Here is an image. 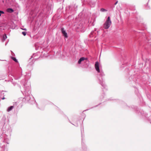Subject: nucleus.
<instances>
[{
    "instance_id": "412c9836",
    "label": "nucleus",
    "mask_w": 151,
    "mask_h": 151,
    "mask_svg": "<svg viewBox=\"0 0 151 151\" xmlns=\"http://www.w3.org/2000/svg\"><path fill=\"white\" fill-rule=\"evenodd\" d=\"M31 76V73H28L26 75H25V78L26 79H29Z\"/></svg>"
},
{
    "instance_id": "423d86ee",
    "label": "nucleus",
    "mask_w": 151,
    "mask_h": 151,
    "mask_svg": "<svg viewBox=\"0 0 151 151\" xmlns=\"http://www.w3.org/2000/svg\"><path fill=\"white\" fill-rule=\"evenodd\" d=\"M131 108L134 109L135 111H136V113L139 116H141L142 117H145L146 118L148 117V114H147L144 112L143 110L140 109H139L137 106H131Z\"/></svg>"
},
{
    "instance_id": "bb28decb",
    "label": "nucleus",
    "mask_w": 151,
    "mask_h": 151,
    "mask_svg": "<svg viewBox=\"0 0 151 151\" xmlns=\"http://www.w3.org/2000/svg\"><path fill=\"white\" fill-rule=\"evenodd\" d=\"M22 33L24 36H25L27 34V32L25 31H23Z\"/></svg>"
},
{
    "instance_id": "5701e85b",
    "label": "nucleus",
    "mask_w": 151,
    "mask_h": 151,
    "mask_svg": "<svg viewBox=\"0 0 151 151\" xmlns=\"http://www.w3.org/2000/svg\"><path fill=\"white\" fill-rule=\"evenodd\" d=\"M104 95H105V94H104V93H102V95L100 97V100L101 101H102V99L104 98Z\"/></svg>"
},
{
    "instance_id": "473e14b6",
    "label": "nucleus",
    "mask_w": 151,
    "mask_h": 151,
    "mask_svg": "<svg viewBox=\"0 0 151 151\" xmlns=\"http://www.w3.org/2000/svg\"><path fill=\"white\" fill-rule=\"evenodd\" d=\"M4 13L3 11H0V16H1L2 14H4Z\"/></svg>"
},
{
    "instance_id": "f3484780",
    "label": "nucleus",
    "mask_w": 151,
    "mask_h": 151,
    "mask_svg": "<svg viewBox=\"0 0 151 151\" xmlns=\"http://www.w3.org/2000/svg\"><path fill=\"white\" fill-rule=\"evenodd\" d=\"M84 60H86V62L88 61L87 58H85L84 57H81L78 60V63L79 64H80L82 62L84 61Z\"/></svg>"
},
{
    "instance_id": "0eeeda50",
    "label": "nucleus",
    "mask_w": 151,
    "mask_h": 151,
    "mask_svg": "<svg viewBox=\"0 0 151 151\" xmlns=\"http://www.w3.org/2000/svg\"><path fill=\"white\" fill-rule=\"evenodd\" d=\"M136 22L135 25L137 29L139 30H143L146 28V24L144 23H140L141 20L138 19V17H136Z\"/></svg>"
},
{
    "instance_id": "e433bc0d",
    "label": "nucleus",
    "mask_w": 151,
    "mask_h": 151,
    "mask_svg": "<svg viewBox=\"0 0 151 151\" xmlns=\"http://www.w3.org/2000/svg\"><path fill=\"white\" fill-rule=\"evenodd\" d=\"M7 11L8 12H9V8H8L7 9Z\"/></svg>"
},
{
    "instance_id": "f257e3e1",
    "label": "nucleus",
    "mask_w": 151,
    "mask_h": 151,
    "mask_svg": "<svg viewBox=\"0 0 151 151\" xmlns=\"http://www.w3.org/2000/svg\"><path fill=\"white\" fill-rule=\"evenodd\" d=\"M132 35L134 40L137 41L140 46L147 51H151V42L146 43L148 40L145 33L134 30L132 32Z\"/></svg>"
},
{
    "instance_id": "393cba45",
    "label": "nucleus",
    "mask_w": 151,
    "mask_h": 151,
    "mask_svg": "<svg viewBox=\"0 0 151 151\" xmlns=\"http://www.w3.org/2000/svg\"><path fill=\"white\" fill-rule=\"evenodd\" d=\"M7 37L6 35L5 34L3 35V41H4L6 39Z\"/></svg>"
},
{
    "instance_id": "a211bd4d",
    "label": "nucleus",
    "mask_w": 151,
    "mask_h": 151,
    "mask_svg": "<svg viewBox=\"0 0 151 151\" xmlns=\"http://www.w3.org/2000/svg\"><path fill=\"white\" fill-rule=\"evenodd\" d=\"M10 82H11L12 84L14 86H17L18 87H20V86L18 84H17L14 81L13 79L12 78H10Z\"/></svg>"
},
{
    "instance_id": "6e6552de",
    "label": "nucleus",
    "mask_w": 151,
    "mask_h": 151,
    "mask_svg": "<svg viewBox=\"0 0 151 151\" xmlns=\"http://www.w3.org/2000/svg\"><path fill=\"white\" fill-rule=\"evenodd\" d=\"M111 23L110 18L109 16L108 17L104 24V27L105 29H108L110 27Z\"/></svg>"
},
{
    "instance_id": "f704fd0d",
    "label": "nucleus",
    "mask_w": 151,
    "mask_h": 151,
    "mask_svg": "<svg viewBox=\"0 0 151 151\" xmlns=\"http://www.w3.org/2000/svg\"><path fill=\"white\" fill-rule=\"evenodd\" d=\"M95 5V3L94 2H93L92 4V6H91L93 7Z\"/></svg>"
},
{
    "instance_id": "c756f323",
    "label": "nucleus",
    "mask_w": 151,
    "mask_h": 151,
    "mask_svg": "<svg viewBox=\"0 0 151 151\" xmlns=\"http://www.w3.org/2000/svg\"><path fill=\"white\" fill-rule=\"evenodd\" d=\"M14 11V10L12 8H10V13L13 12Z\"/></svg>"
},
{
    "instance_id": "cd10ccee",
    "label": "nucleus",
    "mask_w": 151,
    "mask_h": 151,
    "mask_svg": "<svg viewBox=\"0 0 151 151\" xmlns=\"http://www.w3.org/2000/svg\"><path fill=\"white\" fill-rule=\"evenodd\" d=\"M10 51L11 52V56H15V54L11 50H10Z\"/></svg>"
},
{
    "instance_id": "9b49d317",
    "label": "nucleus",
    "mask_w": 151,
    "mask_h": 151,
    "mask_svg": "<svg viewBox=\"0 0 151 151\" xmlns=\"http://www.w3.org/2000/svg\"><path fill=\"white\" fill-rule=\"evenodd\" d=\"M20 102L19 101H17L13 102L12 105L10 106V111L12 110L14 108L16 109L15 111H14L16 112L18 111V106H17V104Z\"/></svg>"
},
{
    "instance_id": "c9c22d12",
    "label": "nucleus",
    "mask_w": 151,
    "mask_h": 151,
    "mask_svg": "<svg viewBox=\"0 0 151 151\" xmlns=\"http://www.w3.org/2000/svg\"><path fill=\"white\" fill-rule=\"evenodd\" d=\"M82 115L83 116H85L84 117H86V115L85 114L83 113H82Z\"/></svg>"
},
{
    "instance_id": "58836bf2",
    "label": "nucleus",
    "mask_w": 151,
    "mask_h": 151,
    "mask_svg": "<svg viewBox=\"0 0 151 151\" xmlns=\"http://www.w3.org/2000/svg\"><path fill=\"white\" fill-rule=\"evenodd\" d=\"M88 110V109H86V110H84V111H83V112H84V111H87V110Z\"/></svg>"
},
{
    "instance_id": "ea45409f",
    "label": "nucleus",
    "mask_w": 151,
    "mask_h": 151,
    "mask_svg": "<svg viewBox=\"0 0 151 151\" xmlns=\"http://www.w3.org/2000/svg\"><path fill=\"white\" fill-rule=\"evenodd\" d=\"M3 100L4 99H5V98L4 97H3L2 98H1Z\"/></svg>"
},
{
    "instance_id": "f8f14e48",
    "label": "nucleus",
    "mask_w": 151,
    "mask_h": 151,
    "mask_svg": "<svg viewBox=\"0 0 151 151\" xmlns=\"http://www.w3.org/2000/svg\"><path fill=\"white\" fill-rule=\"evenodd\" d=\"M68 121L70 123L72 124L73 125H74V126H76V127H78V126L79 124H81L80 120L78 118H77L76 119H75L74 118H73L72 119L73 121L75 122H74L75 124H73L72 123H71V121L69 120V119L68 118Z\"/></svg>"
},
{
    "instance_id": "2eb2a0df",
    "label": "nucleus",
    "mask_w": 151,
    "mask_h": 151,
    "mask_svg": "<svg viewBox=\"0 0 151 151\" xmlns=\"http://www.w3.org/2000/svg\"><path fill=\"white\" fill-rule=\"evenodd\" d=\"M98 31H96V29L94 30L91 31L89 35V37H96L98 35Z\"/></svg>"
},
{
    "instance_id": "c85d7f7f",
    "label": "nucleus",
    "mask_w": 151,
    "mask_h": 151,
    "mask_svg": "<svg viewBox=\"0 0 151 151\" xmlns=\"http://www.w3.org/2000/svg\"><path fill=\"white\" fill-rule=\"evenodd\" d=\"M101 104V103H99V104H98V105H96L95 106H94V107H92L91 108V109H92V108H94V107H97L99 105Z\"/></svg>"
},
{
    "instance_id": "7ed1b4c3",
    "label": "nucleus",
    "mask_w": 151,
    "mask_h": 151,
    "mask_svg": "<svg viewBox=\"0 0 151 151\" xmlns=\"http://www.w3.org/2000/svg\"><path fill=\"white\" fill-rule=\"evenodd\" d=\"M23 94L25 96V97L23 99V101L25 99L26 100V103H29L31 104H33L36 103V106L39 109L38 105L36 102L35 99L31 94V87L29 86L26 87L24 88V90L23 91H21Z\"/></svg>"
},
{
    "instance_id": "4468645a",
    "label": "nucleus",
    "mask_w": 151,
    "mask_h": 151,
    "mask_svg": "<svg viewBox=\"0 0 151 151\" xmlns=\"http://www.w3.org/2000/svg\"><path fill=\"white\" fill-rule=\"evenodd\" d=\"M61 31L63 36L65 39H67L68 38V36L67 33L63 27H62L61 29Z\"/></svg>"
},
{
    "instance_id": "39448f33",
    "label": "nucleus",
    "mask_w": 151,
    "mask_h": 151,
    "mask_svg": "<svg viewBox=\"0 0 151 151\" xmlns=\"http://www.w3.org/2000/svg\"><path fill=\"white\" fill-rule=\"evenodd\" d=\"M40 3L37 0H29L27 6H28L33 13L37 12L39 7Z\"/></svg>"
},
{
    "instance_id": "a19ab883",
    "label": "nucleus",
    "mask_w": 151,
    "mask_h": 151,
    "mask_svg": "<svg viewBox=\"0 0 151 151\" xmlns=\"http://www.w3.org/2000/svg\"><path fill=\"white\" fill-rule=\"evenodd\" d=\"M23 29L24 30H26V28H24V29Z\"/></svg>"
},
{
    "instance_id": "9d476101",
    "label": "nucleus",
    "mask_w": 151,
    "mask_h": 151,
    "mask_svg": "<svg viewBox=\"0 0 151 151\" xmlns=\"http://www.w3.org/2000/svg\"><path fill=\"white\" fill-rule=\"evenodd\" d=\"M35 53H33L31 57L29 59L28 61L29 62V63L27 65V67L29 68V70H31L33 69L32 65L34 64V61H33V60H31V59L33 58V56L34 55Z\"/></svg>"
},
{
    "instance_id": "ddd939ff",
    "label": "nucleus",
    "mask_w": 151,
    "mask_h": 151,
    "mask_svg": "<svg viewBox=\"0 0 151 151\" xmlns=\"http://www.w3.org/2000/svg\"><path fill=\"white\" fill-rule=\"evenodd\" d=\"M81 145L82 146V149L83 150L85 151L86 149V146L83 141V138L84 135L83 134V132L82 130L81 129Z\"/></svg>"
},
{
    "instance_id": "4c0bfd02",
    "label": "nucleus",
    "mask_w": 151,
    "mask_h": 151,
    "mask_svg": "<svg viewBox=\"0 0 151 151\" xmlns=\"http://www.w3.org/2000/svg\"><path fill=\"white\" fill-rule=\"evenodd\" d=\"M7 111H9V107L7 109Z\"/></svg>"
},
{
    "instance_id": "6ab92c4d",
    "label": "nucleus",
    "mask_w": 151,
    "mask_h": 151,
    "mask_svg": "<svg viewBox=\"0 0 151 151\" xmlns=\"http://www.w3.org/2000/svg\"><path fill=\"white\" fill-rule=\"evenodd\" d=\"M15 24L10 19V29H14L15 28Z\"/></svg>"
},
{
    "instance_id": "a878e982",
    "label": "nucleus",
    "mask_w": 151,
    "mask_h": 151,
    "mask_svg": "<svg viewBox=\"0 0 151 151\" xmlns=\"http://www.w3.org/2000/svg\"><path fill=\"white\" fill-rule=\"evenodd\" d=\"M149 0H148V2H149ZM145 6L146 7V8L147 9H150V6H148V3H147V6L146 5H145Z\"/></svg>"
},
{
    "instance_id": "2f4dec72",
    "label": "nucleus",
    "mask_w": 151,
    "mask_h": 151,
    "mask_svg": "<svg viewBox=\"0 0 151 151\" xmlns=\"http://www.w3.org/2000/svg\"><path fill=\"white\" fill-rule=\"evenodd\" d=\"M71 6H69L68 7H67V9H69V10H70V9H71Z\"/></svg>"
},
{
    "instance_id": "7c9ffc66",
    "label": "nucleus",
    "mask_w": 151,
    "mask_h": 151,
    "mask_svg": "<svg viewBox=\"0 0 151 151\" xmlns=\"http://www.w3.org/2000/svg\"><path fill=\"white\" fill-rule=\"evenodd\" d=\"M82 129L83 131V132H84V129L82 125H81V129Z\"/></svg>"
},
{
    "instance_id": "aec40b11",
    "label": "nucleus",
    "mask_w": 151,
    "mask_h": 151,
    "mask_svg": "<svg viewBox=\"0 0 151 151\" xmlns=\"http://www.w3.org/2000/svg\"><path fill=\"white\" fill-rule=\"evenodd\" d=\"M119 102L120 103L122 104L123 106H126V108H130V107L129 106H127L126 104H125L124 102L122 101L119 100Z\"/></svg>"
},
{
    "instance_id": "b1692460",
    "label": "nucleus",
    "mask_w": 151,
    "mask_h": 151,
    "mask_svg": "<svg viewBox=\"0 0 151 151\" xmlns=\"http://www.w3.org/2000/svg\"><path fill=\"white\" fill-rule=\"evenodd\" d=\"M100 10L101 12H107V10L106 9L104 8H102Z\"/></svg>"
},
{
    "instance_id": "72a5a7b5",
    "label": "nucleus",
    "mask_w": 151,
    "mask_h": 151,
    "mask_svg": "<svg viewBox=\"0 0 151 151\" xmlns=\"http://www.w3.org/2000/svg\"><path fill=\"white\" fill-rule=\"evenodd\" d=\"M118 1H116L114 4V6H113V7H114V5H116L118 3Z\"/></svg>"
},
{
    "instance_id": "dca6fc26",
    "label": "nucleus",
    "mask_w": 151,
    "mask_h": 151,
    "mask_svg": "<svg viewBox=\"0 0 151 151\" xmlns=\"http://www.w3.org/2000/svg\"><path fill=\"white\" fill-rule=\"evenodd\" d=\"M26 79H25L24 78V79H22L20 81L21 84L23 85V86L24 87V88H25L26 87H27L29 86L30 87V84H29L28 85L27 83H25Z\"/></svg>"
},
{
    "instance_id": "f03ea898",
    "label": "nucleus",
    "mask_w": 151,
    "mask_h": 151,
    "mask_svg": "<svg viewBox=\"0 0 151 151\" xmlns=\"http://www.w3.org/2000/svg\"><path fill=\"white\" fill-rule=\"evenodd\" d=\"M10 58L15 62L19 65V63L15 56H10ZM10 75H11L15 80L19 79L22 75V70L21 67L17 66V67L11 68L10 71Z\"/></svg>"
},
{
    "instance_id": "20e7f679",
    "label": "nucleus",
    "mask_w": 151,
    "mask_h": 151,
    "mask_svg": "<svg viewBox=\"0 0 151 151\" xmlns=\"http://www.w3.org/2000/svg\"><path fill=\"white\" fill-rule=\"evenodd\" d=\"M95 68L96 70L98 73L97 77L99 81V83L103 88H102V89H104L107 90V87L105 84L103 79V77L104 76V74L102 70H100L99 68V63L97 61L95 63Z\"/></svg>"
},
{
    "instance_id": "1a4fd4ad",
    "label": "nucleus",
    "mask_w": 151,
    "mask_h": 151,
    "mask_svg": "<svg viewBox=\"0 0 151 151\" xmlns=\"http://www.w3.org/2000/svg\"><path fill=\"white\" fill-rule=\"evenodd\" d=\"M76 30L78 32H83L86 30V28L83 24L80 23L77 26Z\"/></svg>"
},
{
    "instance_id": "4be33fe9",
    "label": "nucleus",
    "mask_w": 151,
    "mask_h": 151,
    "mask_svg": "<svg viewBox=\"0 0 151 151\" xmlns=\"http://www.w3.org/2000/svg\"><path fill=\"white\" fill-rule=\"evenodd\" d=\"M134 75H131V76L129 78V79L130 81H132V80L134 81Z\"/></svg>"
}]
</instances>
